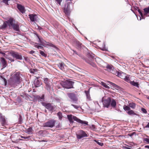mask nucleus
<instances>
[{
	"mask_svg": "<svg viewBox=\"0 0 149 149\" xmlns=\"http://www.w3.org/2000/svg\"><path fill=\"white\" fill-rule=\"evenodd\" d=\"M38 38V44L45 46L46 47H51L56 48V47L53 44L50 42H47L37 34H36Z\"/></svg>",
	"mask_w": 149,
	"mask_h": 149,
	"instance_id": "1",
	"label": "nucleus"
},
{
	"mask_svg": "<svg viewBox=\"0 0 149 149\" xmlns=\"http://www.w3.org/2000/svg\"><path fill=\"white\" fill-rule=\"evenodd\" d=\"M67 117L68 120L70 123H73L74 122L73 120L81 124H84L86 125H88V123L87 122L81 120L78 118L77 117L72 116V115H68Z\"/></svg>",
	"mask_w": 149,
	"mask_h": 149,
	"instance_id": "2",
	"label": "nucleus"
},
{
	"mask_svg": "<svg viewBox=\"0 0 149 149\" xmlns=\"http://www.w3.org/2000/svg\"><path fill=\"white\" fill-rule=\"evenodd\" d=\"M73 82L70 80H66L62 83L61 84L64 88L69 89L73 88Z\"/></svg>",
	"mask_w": 149,
	"mask_h": 149,
	"instance_id": "3",
	"label": "nucleus"
},
{
	"mask_svg": "<svg viewBox=\"0 0 149 149\" xmlns=\"http://www.w3.org/2000/svg\"><path fill=\"white\" fill-rule=\"evenodd\" d=\"M10 54L14 58H15L17 59L21 60L22 59L21 54L17 52H11L10 53Z\"/></svg>",
	"mask_w": 149,
	"mask_h": 149,
	"instance_id": "4",
	"label": "nucleus"
},
{
	"mask_svg": "<svg viewBox=\"0 0 149 149\" xmlns=\"http://www.w3.org/2000/svg\"><path fill=\"white\" fill-rule=\"evenodd\" d=\"M20 76L19 73L18 72H16L12 77V81L14 84H19V79Z\"/></svg>",
	"mask_w": 149,
	"mask_h": 149,
	"instance_id": "5",
	"label": "nucleus"
},
{
	"mask_svg": "<svg viewBox=\"0 0 149 149\" xmlns=\"http://www.w3.org/2000/svg\"><path fill=\"white\" fill-rule=\"evenodd\" d=\"M55 123V120H51L45 123L44 124L43 126L45 127H52L54 126Z\"/></svg>",
	"mask_w": 149,
	"mask_h": 149,
	"instance_id": "6",
	"label": "nucleus"
},
{
	"mask_svg": "<svg viewBox=\"0 0 149 149\" xmlns=\"http://www.w3.org/2000/svg\"><path fill=\"white\" fill-rule=\"evenodd\" d=\"M76 135L77 138L78 139H80L84 137L88 136L87 134L85 132L82 130L79 131L78 134Z\"/></svg>",
	"mask_w": 149,
	"mask_h": 149,
	"instance_id": "7",
	"label": "nucleus"
},
{
	"mask_svg": "<svg viewBox=\"0 0 149 149\" xmlns=\"http://www.w3.org/2000/svg\"><path fill=\"white\" fill-rule=\"evenodd\" d=\"M45 83L46 84V88L47 90L49 91L51 88V83L49 79L47 78H45L44 79Z\"/></svg>",
	"mask_w": 149,
	"mask_h": 149,
	"instance_id": "8",
	"label": "nucleus"
},
{
	"mask_svg": "<svg viewBox=\"0 0 149 149\" xmlns=\"http://www.w3.org/2000/svg\"><path fill=\"white\" fill-rule=\"evenodd\" d=\"M41 103L43 106L45 107L46 109H47L49 111H52L54 109V107L52 105L51 103H46L45 102H41Z\"/></svg>",
	"mask_w": 149,
	"mask_h": 149,
	"instance_id": "9",
	"label": "nucleus"
},
{
	"mask_svg": "<svg viewBox=\"0 0 149 149\" xmlns=\"http://www.w3.org/2000/svg\"><path fill=\"white\" fill-rule=\"evenodd\" d=\"M111 99L110 97H108L107 99L103 101V104L104 107L108 108L110 104Z\"/></svg>",
	"mask_w": 149,
	"mask_h": 149,
	"instance_id": "10",
	"label": "nucleus"
},
{
	"mask_svg": "<svg viewBox=\"0 0 149 149\" xmlns=\"http://www.w3.org/2000/svg\"><path fill=\"white\" fill-rule=\"evenodd\" d=\"M69 97L73 101H77V99L75 94L73 93H70L68 94Z\"/></svg>",
	"mask_w": 149,
	"mask_h": 149,
	"instance_id": "11",
	"label": "nucleus"
},
{
	"mask_svg": "<svg viewBox=\"0 0 149 149\" xmlns=\"http://www.w3.org/2000/svg\"><path fill=\"white\" fill-rule=\"evenodd\" d=\"M29 16L31 21L34 22L37 21L38 17L36 14H29Z\"/></svg>",
	"mask_w": 149,
	"mask_h": 149,
	"instance_id": "12",
	"label": "nucleus"
},
{
	"mask_svg": "<svg viewBox=\"0 0 149 149\" xmlns=\"http://www.w3.org/2000/svg\"><path fill=\"white\" fill-rule=\"evenodd\" d=\"M113 74H115L116 76H118V77L123 79L124 77H125V75L126 74L124 73L121 72L120 71V72L116 71L115 73H113Z\"/></svg>",
	"mask_w": 149,
	"mask_h": 149,
	"instance_id": "13",
	"label": "nucleus"
},
{
	"mask_svg": "<svg viewBox=\"0 0 149 149\" xmlns=\"http://www.w3.org/2000/svg\"><path fill=\"white\" fill-rule=\"evenodd\" d=\"M64 12L66 14L69 15L70 13V7L68 4H66L65 5L64 8Z\"/></svg>",
	"mask_w": 149,
	"mask_h": 149,
	"instance_id": "14",
	"label": "nucleus"
},
{
	"mask_svg": "<svg viewBox=\"0 0 149 149\" xmlns=\"http://www.w3.org/2000/svg\"><path fill=\"white\" fill-rule=\"evenodd\" d=\"M17 7L20 11L22 13H24L25 12V10L24 7L20 4H17Z\"/></svg>",
	"mask_w": 149,
	"mask_h": 149,
	"instance_id": "15",
	"label": "nucleus"
},
{
	"mask_svg": "<svg viewBox=\"0 0 149 149\" xmlns=\"http://www.w3.org/2000/svg\"><path fill=\"white\" fill-rule=\"evenodd\" d=\"M93 58H90V60L88 59H86V62L88 63L91 66H93V67H95L96 66V64L93 62Z\"/></svg>",
	"mask_w": 149,
	"mask_h": 149,
	"instance_id": "16",
	"label": "nucleus"
},
{
	"mask_svg": "<svg viewBox=\"0 0 149 149\" xmlns=\"http://www.w3.org/2000/svg\"><path fill=\"white\" fill-rule=\"evenodd\" d=\"M12 27L14 30L17 31H19V25L17 23H14V24L12 26Z\"/></svg>",
	"mask_w": 149,
	"mask_h": 149,
	"instance_id": "17",
	"label": "nucleus"
},
{
	"mask_svg": "<svg viewBox=\"0 0 149 149\" xmlns=\"http://www.w3.org/2000/svg\"><path fill=\"white\" fill-rule=\"evenodd\" d=\"M34 84L36 87H38L41 85L42 83L38 79H36L34 81Z\"/></svg>",
	"mask_w": 149,
	"mask_h": 149,
	"instance_id": "18",
	"label": "nucleus"
},
{
	"mask_svg": "<svg viewBox=\"0 0 149 149\" xmlns=\"http://www.w3.org/2000/svg\"><path fill=\"white\" fill-rule=\"evenodd\" d=\"M58 66L62 70H64L65 67H66V66L63 63H59L58 64Z\"/></svg>",
	"mask_w": 149,
	"mask_h": 149,
	"instance_id": "19",
	"label": "nucleus"
},
{
	"mask_svg": "<svg viewBox=\"0 0 149 149\" xmlns=\"http://www.w3.org/2000/svg\"><path fill=\"white\" fill-rule=\"evenodd\" d=\"M14 21V20L13 19V18H10L7 22L8 26H12L14 24L13 22Z\"/></svg>",
	"mask_w": 149,
	"mask_h": 149,
	"instance_id": "20",
	"label": "nucleus"
},
{
	"mask_svg": "<svg viewBox=\"0 0 149 149\" xmlns=\"http://www.w3.org/2000/svg\"><path fill=\"white\" fill-rule=\"evenodd\" d=\"M0 61L2 63L3 68H4L6 66L7 64L6 61H5L4 58H0Z\"/></svg>",
	"mask_w": 149,
	"mask_h": 149,
	"instance_id": "21",
	"label": "nucleus"
},
{
	"mask_svg": "<svg viewBox=\"0 0 149 149\" xmlns=\"http://www.w3.org/2000/svg\"><path fill=\"white\" fill-rule=\"evenodd\" d=\"M110 104L112 107L115 108L116 106V102L115 100L114 99H112V100H111Z\"/></svg>",
	"mask_w": 149,
	"mask_h": 149,
	"instance_id": "22",
	"label": "nucleus"
},
{
	"mask_svg": "<svg viewBox=\"0 0 149 149\" xmlns=\"http://www.w3.org/2000/svg\"><path fill=\"white\" fill-rule=\"evenodd\" d=\"M37 98L39 101L42 102H43L45 100L44 95H42L41 97H38Z\"/></svg>",
	"mask_w": 149,
	"mask_h": 149,
	"instance_id": "23",
	"label": "nucleus"
},
{
	"mask_svg": "<svg viewBox=\"0 0 149 149\" xmlns=\"http://www.w3.org/2000/svg\"><path fill=\"white\" fill-rule=\"evenodd\" d=\"M129 106L132 109H134L136 108V104L135 103L132 102L129 103Z\"/></svg>",
	"mask_w": 149,
	"mask_h": 149,
	"instance_id": "24",
	"label": "nucleus"
},
{
	"mask_svg": "<svg viewBox=\"0 0 149 149\" xmlns=\"http://www.w3.org/2000/svg\"><path fill=\"white\" fill-rule=\"evenodd\" d=\"M127 113L129 115H136V114L134 112V111L130 109L127 112Z\"/></svg>",
	"mask_w": 149,
	"mask_h": 149,
	"instance_id": "25",
	"label": "nucleus"
},
{
	"mask_svg": "<svg viewBox=\"0 0 149 149\" xmlns=\"http://www.w3.org/2000/svg\"><path fill=\"white\" fill-rule=\"evenodd\" d=\"M8 23L7 22H4L3 24L1 26V29H6L8 26Z\"/></svg>",
	"mask_w": 149,
	"mask_h": 149,
	"instance_id": "26",
	"label": "nucleus"
},
{
	"mask_svg": "<svg viewBox=\"0 0 149 149\" xmlns=\"http://www.w3.org/2000/svg\"><path fill=\"white\" fill-rule=\"evenodd\" d=\"M130 84L138 88L139 87V84L137 82H136L134 81H132L130 82Z\"/></svg>",
	"mask_w": 149,
	"mask_h": 149,
	"instance_id": "27",
	"label": "nucleus"
},
{
	"mask_svg": "<svg viewBox=\"0 0 149 149\" xmlns=\"http://www.w3.org/2000/svg\"><path fill=\"white\" fill-rule=\"evenodd\" d=\"M0 78H1V80L3 81L4 85L6 86L7 84V81L6 79L3 77L2 76H0Z\"/></svg>",
	"mask_w": 149,
	"mask_h": 149,
	"instance_id": "28",
	"label": "nucleus"
},
{
	"mask_svg": "<svg viewBox=\"0 0 149 149\" xmlns=\"http://www.w3.org/2000/svg\"><path fill=\"white\" fill-rule=\"evenodd\" d=\"M6 58L9 60L11 62H13L14 61V60L9 55H6Z\"/></svg>",
	"mask_w": 149,
	"mask_h": 149,
	"instance_id": "29",
	"label": "nucleus"
},
{
	"mask_svg": "<svg viewBox=\"0 0 149 149\" xmlns=\"http://www.w3.org/2000/svg\"><path fill=\"white\" fill-rule=\"evenodd\" d=\"M144 12V15L148 14L149 13V6L143 9Z\"/></svg>",
	"mask_w": 149,
	"mask_h": 149,
	"instance_id": "30",
	"label": "nucleus"
},
{
	"mask_svg": "<svg viewBox=\"0 0 149 149\" xmlns=\"http://www.w3.org/2000/svg\"><path fill=\"white\" fill-rule=\"evenodd\" d=\"M85 93L86 94V97L88 100H90L91 97L89 94V91H85Z\"/></svg>",
	"mask_w": 149,
	"mask_h": 149,
	"instance_id": "31",
	"label": "nucleus"
},
{
	"mask_svg": "<svg viewBox=\"0 0 149 149\" xmlns=\"http://www.w3.org/2000/svg\"><path fill=\"white\" fill-rule=\"evenodd\" d=\"M123 109L125 111H129L130 109V107L126 105H124L123 107Z\"/></svg>",
	"mask_w": 149,
	"mask_h": 149,
	"instance_id": "32",
	"label": "nucleus"
},
{
	"mask_svg": "<svg viewBox=\"0 0 149 149\" xmlns=\"http://www.w3.org/2000/svg\"><path fill=\"white\" fill-rule=\"evenodd\" d=\"M76 46L79 48H80L82 47V44L80 42L78 41H77L76 42Z\"/></svg>",
	"mask_w": 149,
	"mask_h": 149,
	"instance_id": "33",
	"label": "nucleus"
},
{
	"mask_svg": "<svg viewBox=\"0 0 149 149\" xmlns=\"http://www.w3.org/2000/svg\"><path fill=\"white\" fill-rule=\"evenodd\" d=\"M57 114L58 117L59 119L61 120L63 117L62 113L61 112H59L57 113Z\"/></svg>",
	"mask_w": 149,
	"mask_h": 149,
	"instance_id": "34",
	"label": "nucleus"
},
{
	"mask_svg": "<svg viewBox=\"0 0 149 149\" xmlns=\"http://www.w3.org/2000/svg\"><path fill=\"white\" fill-rule=\"evenodd\" d=\"M101 84L105 88H109V86H108L106 83H105L104 82H101Z\"/></svg>",
	"mask_w": 149,
	"mask_h": 149,
	"instance_id": "35",
	"label": "nucleus"
},
{
	"mask_svg": "<svg viewBox=\"0 0 149 149\" xmlns=\"http://www.w3.org/2000/svg\"><path fill=\"white\" fill-rule=\"evenodd\" d=\"M94 141H95L97 144H98L100 146H102L103 145V143L101 142L100 141H97L96 140H94Z\"/></svg>",
	"mask_w": 149,
	"mask_h": 149,
	"instance_id": "36",
	"label": "nucleus"
},
{
	"mask_svg": "<svg viewBox=\"0 0 149 149\" xmlns=\"http://www.w3.org/2000/svg\"><path fill=\"white\" fill-rule=\"evenodd\" d=\"M0 120L1 121L2 124H4L6 120L2 116H1L0 118Z\"/></svg>",
	"mask_w": 149,
	"mask_h": 149,
	"instance_id": "37",
	"label": "nucleus"
},
{
	"mask_svg": "<svg viewBox=\"0 0 149 149\" xmlns=\"http://www.w3.org/2000/svg\"><path fill=\"white\" fill-rule=\"evenodd\" d=\"M143 141L149 144V138H144Z\"/></svg>",
	"mask_w": 149,
	"mask_h": 149,
	"instance_id": "38",
	"label": "nucleus"
},
{
	"mask_svg": "<svg viewBox=\"0 0 149 149\" xmlns=\"http://www.w3.org/2000/svg\"><path fill=\"white\" fill-rule=\"evenodd\" d=\"M123 79H124L125 81H128L130 80V78L129 77H127L126 76V74H125V77L123 78Z\"/></svg>",
	"mask_w": 149,
	"mask_h": 149,
	"instance_id": "39",
	"label": "nucleus"
},
{
	"mask_svg": "<svg viewBox=\"0 0 149 149\" xmlns=\"http://www.w3.org/2000/svg\"><path fill=\"white\" fill-rule=\"evenodd\" d=\"M88 55H89V56L91 57V58H93L95 57V55L92 53H91V54L90 53H89L88 54ZM90 58H89V60H90Z\"/></svg>",
	"mask_w": 149,
	"mask_h": 149,
	"instance_id": "40",
	"label": "nucleus"
},
{
	"mask_svg": "<svg viewBox=\"0 0 149 149\" xmlns=\"http://www.w3.org/2000/svg\"><path fill=\"white\" fill-rule=\"evenodd\" d=\"M57 4H58L59 5H61V3L62 0H55Z\"/></svg>",
	"mask_w": 149,
	"mask_h": 149,
	"instance_id": "41",
	"label": "nucleus"
},
{
	"mask_svg": "<svg viewBox=\"0 0 149 149\" xmlns=\"http://www.w3.org/2000/svg\"><path fill=\"white\" fill-rule=\"evenodd\" d=\"M109 83L112 86L115 87V88H118V86L117 85L109 81Z\"/></svg>",
	"mask_w": 149,
	"mask_h": 149,
	"instance_id": "42",
	"label": "nucleus"
},
{
	"mask_svg": "<svg viewBox=\"0 0 149 149\" xmlns=\"http://www.w3.org/2000/svg\"><path fill=\"white\" fill-rule=\"evenodd\" d=\"M35 47L37 48L38 49H42L43 48V47L40 45H38L37 44H36L35 45Z\"/></svg>",
	"mask_w": 149,
	"mask_h": 149,
	"instance_id": "43",
	"label": "nucleus"
},
{
	"mask_svg": "<svg viewBox=\"0 0 149 149\" xmlns=\"http://www.w3.org/2000/svg\"><path fill=\"white\" fill-rule=\"evenodd\" d=\"M40 54L42 56L45 57L46 56V55L44 53V52L43 51H40Z\"/></svg>",
	"mask_w": 149,
	"mask_h": 149,
	"instance_id": "44",
	"label": "nucleus"
},
{
	"mask_svg": "<svg viewBox=\"0 0 149 149\" xmlns=\"http://www.w3.org/2000/svg\"><path fill=\"white\" fill-rule=\"evenodd\" d=\"M141 111L143 113H147V111L146 110L143 108H141Z\"/></svg>",
	"mask_w": 149,
	"mask_h": 149,
	"instance_id": "45",
	"label": "nucleus"
},
{
	"mask_svg": "<svg viewBox=\"0 0 149 149\" xmlns=\"http://www.w3.org/2000/svg\"><path fill=\"white\" fill-rule=\"evenodd\" d=\"M32 130V128L31 127H30L28 129H27V132L28 133H30L31 132Z\"/></svg>",
	"mask_w": 149,
	"mask_h": 149,
	"instance_id": "46",
	"label": "nucleus"
},
{
	"mask_svg": "<svg viewBox=\"0 0 149 149\" xmlns=\"http://www.w3.org/2000/svg\"><path fill=\"white\" fill-rule=\"evenodd\" d=\"M71 105L73 107H74V108L77 109H78L79 107L78 106L76 105L73 104H72Z\"/></svg>",
	"mask_w": 149,
	"mask_h": 149,
	"instance_id": "47",
	"label": "nucleus"
},
{
	"mask_svg": "<svg viewBox=\"0 0 149 149\" xmlns=\"http://www.w3.org/2000/svg\"><path fill=\"white\" fill-rule=\"evenodd\" d=\"M19 120L20 123H22V117L21 116H19Z\"/></svg>",
	"mask_w": 149,
	"mask_h": 149,
	"instance_id": "48",
	"label": "nucleus"
},
{
	"mask_svg": "<svg viewBox=\"0 0 149 149\" xmlns=\"http://www.w3.org/2000/svg\"><path fill=\"white\" fill-rule=\"evenodd\" d=\"M24 60L27 62H28L29 61V59L28 57H24Z\"/></svg>",
	"mask_w": 149,
	"mask_h": 149,
	"instance_id": "49",
	"label": "nucleus"
},
{
	"mask_svg": "<svg viewBox=\"0 0 149 149\" xmlns=\"http://www.w3.org/2000/svg\"><path fill=\"white\" fill-rule=\"evenodd\" d=\"M21 138H23V139H29L30 138V136H21Z\"/></svg>",
	"mask_w": 149,
	"mask_h": 149,
	"instance_id": "50",
	"label": "nucleus"
},
{
	"mask_svg": "<svg viewBox=\"0 0 149 149\" xmlns=\"http://www.w3.org/2000/svg\"><path fill=\"white\" fill-rule=\"evenodd\" d=\"M138 12L139 13L141 17H142L143 16V13L141 12V11L140 10H138Z\"/></svg>",
	"mask_w": 149,
	"mask_h": 149,
	"instance_id": "51",
	"label": "nucleus"
},
{
	"mask_svg": "<svg viewBox=\"0 0 149 149\" xmlns=\"http://www.w3.org/2000/svg\"><path fill=\"white\" fill-rule=\"evenodd\" d=\"M113 66H110L109 65H107V68L110 69H112V68Z\"/></svg>",
	"mask_w": 149,
	"mask_h": 149,
	"instance_id": "52",
	"label": "nucleus"
},
{
	"mask_svg": "<svg viewBox=\"0 0 149 149\" xmlns=\"http://www.w3.org/2000/svg\"><path fill=\"white\" fill-rule=\"evenodd\" d=\"M35 52V51L33 50H31L29 52V53L30 54H32L34 53Z\"/></svg>",
	"mask_w": 149,
	"mask_h": 149,
	"instance_id": "53",
	"label": "nucleus"
},
{
	"mask_svg": "<svg viewBox=\"0 0 149 149\" xmlns=\"http://www.w3.org/2000/svg\"><path fill=\"white\" fill-rule=\"evenodd\" d=\"M145 128H149V123H148L147 125L145 126Z\"/></svg>",
	"mask_w": 149,
	"mask_h": 149,
	"instance_id": "54",
	"label": "nucleus"
},
{
	"mask_svg": "<svg viewBox=\"0 0 149 149\" xmlns=\"http://www.w3.org/2000/svg\"><path fill=\"white\" fill-rule=\"evenodd\" d=\"M72 51H73L74 52V53H73V54H77V55H78V54H77V53L75 50H72Z\"/></svg>",
	"mask_w": 149,
	"mask_h": 149,
	"instance_id": "55",
	"label": "nucleus"
},
{
	"mask_svg": "<svg viewBox=\"0 0 149 149\" xmlns=\"http://www.w3.org/2000/svg\"><path fill=\"white\" fill-rule=\"evenodd\" d=\"M145 148L149 149V146H145Z\"/></svg>",
	"mask_w": 149,
	"mask_h": 149,
	"instance_id": "56",
	"label": "nucleus"
},
{
	"mask_svg": "<svg viewBox=\"0 0 149 149\" xmlns=\"http://www.w3.org/2000/svg\"><path fill=\"white\" fill-rule=\"evenodd\" d=\"M38 29H39V30H40L42 29V28L41 27L38 26Z\"/></svg>",
	"mask_w": 149,
	"mask_h": 149,
	"instance_id": "57",
	"label": "nucleus"
},
{
	"mask_svg": "<svg viewBox=\"0 0 149 149\" xmlns=\"http://www.w3.org/2000/svg\"><path fill=\"white\" fill-rule=\"evenodd\" d=\"M125 148L126 149H131L130 148L127 147H125Z\"/></svg>",
	"mask_w": 149,
	"mask_h": 149,
	"instance_id": "58",
	"label": "nucleus"
},
{
	"mask_svg": "<svg viewBox=\"0 0 149 149\" xmlns=\"http://www.w3.org/2000/svg\"><path fill=\"white\" fill-rule=\"evenodd\" d=\"M39 141L40 142H45V141H44V140H41V141Z\"/></svg>",
	"mask_w": 149,
	"mask_h": 149,
	"instance_id": "59",
	"label": "nucleus"
},
{
	"mask_svg": "<svg viewBox=\"0 0 149 149\" xmlns=\"http://www.w3.org/2000/svg\"><path fill=\"white\" fill-rule=\"evenodd\" d=\"M103 50H104L105 49H104V48H103V49H102Z\"/></svg>",
	"mask_w": 149,
	"mask_h": 149,
	"instance_id": "60",
	"label": "nucleus"
},
{
	"mask_svg": "<svg viewBox=\"0 0 149 149\" xmlns=\"http://www.w3.org/2000/svg\"><path fill=\"white\" fill-rule=\"evenodd\" d=\"M147 98L148 99V100H149V97H147Z\"/></svg>",
	"mask_w": 149,
	"mask_h": 149,
	"instance_id": "61",
	"label": "nucleus"
},
{
	"mask_svg": "<svg viewBox=\"0 0 149 149\" xmlns=\"http://www.w3.org/2000/svg\"><path fill=\"white\" fill-rule=\"evenodd\" d=\"M67 1H71V0H66Z\"/></svg>",
	"mask_w": 149,
	"mask_h": 149,
	"instance_id": "62",
	"label": "nucleus"
},
{
	"mask_svg": "<svg viewBox=\"0 0 149 149\" xmlns=\"http://www.w3.org/2000/svg\"><path fill=\"white\" fill-rule=\"evenodd\" d=\"M148 117H149V114H148Z\"/></svg>",
	"mask_w": 149,
	"mask_h": 149,
	"instance_id": "63",
	"label": "nucleus"
}]
</instances>
